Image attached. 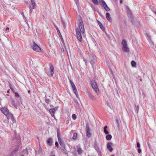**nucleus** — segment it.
<instances>
[{
    "label": "nucleus",
    "mask_w": 156,
    "mask_h": 156,
    "mask_svg": "<svg viewBox=\"0 0 156 156\" xmlns=\"http://www.w3.org/2000/svg\"><path fill=\"white\" fill-rule=\"evenodd\" d=\"M79 17L77 20L78 27L76 28V31L77 38L81 42L83 40L81 33L83 34L84 33L85 30L82 18L80 16H79Z\"/></svg>",
    "instance_id": "f257e3e1"
},
{
    "label": "nucleus",
    "mask_w": 156,
    "mask_h": 156,
    "mask_svg": "<svg viewBox=\"0 0 156 156\" xmlns=\"http://www.w3.org/2000/svg\"><path fill=\"white\" fill-rule=\"evenodd\" d=\"M90 84L92 88L96 92V93L98 94H99V89L98 88L96 82L94 80H92L90 81Z\"/></svg>",
    "instance_id": "f03ea898"
},
{
    "label": "nucleus",
    "mask_w": 156,
    "mask_h": 156,
    "mask_svg": "<svg viewBox=\"0 0 156 156\" xmlns=\"http://www.w3.org/2000/svg\"><path fill=\"white\" fill-rule=\"evenodd\" d=\"M86 134L87 137L90 138L91 136V133H90V129L88 123H86L85 128Z\"/></svg>",
    "instance_id": "7ed1b4c3"
},
{
    "label": "nucleus",
    "mask_w": 156,
    "mask_h": 156,
    "mask_svg": "<svg viewBox=\"0 0 156 156\" xmlns=\"http://www.w3.org/2000/svg\"><path fill=\"white\" fill-rule=\"evenodd\" d=\"M96 57L94 55L92 54L90 55L89 58V61L90 63L92 65V67L94 68V65L95 64V62L96 60Z\"/></svg>",
    "instance_id": "20e7f679"
},
{
    "label": "nucleus",
    "mask_w": 156,
    "mask_h": 156,
    "mask_svg": "<svg viewBox=\"0 0 156 156\" xmlns=\"http://www.w3.org/2000/svg\"><path fill=\"white\" fill-rule=\"evenodd\" d=\"M33 45L32 48L34 50L40 52L41 51V48L34 42H33Z\"/></svg>",
    "instance_id": "39448f33"
},
{
    "label": "nucleus",
    "mask_w": 156,
    "mask_h": 156,
    "mask_svg": "<svg viewBox=\"0 0 156 156\" xmlns=\"http://www.w3.org/2000/svg\"><path fill=\"white\" fill-rule=\"evenodd\" d=\"M0 110L5 115H7L8 114L9 111L6 108L2 107L1 108Z\"/></svg>",
    "instance_id": "423d86ee"
},
{
    "label": "nucleus",
    "mask_w": 156,
    "mask_h": 156,
    "mask_svg": "<svg viewBox=\"0 0 156 156\" xmlns=\"http://www.w3.org/2000/svg\"><path fill=\"white\" fill-rule=\"evenodd\" d=\"M31 3V5H30V12L31 13L32 10L34 9L35 3L34 0H30Z\"/></svg>",
    "instance_id": "0eeeda50"
},
{
    "label": "nucleus",
    "mask_w": 156,
    "mask_h": 156,
    "mask_svg": "<svg viewBox=\"0 0 156 156\" xmlns=\"http://www.w3.org/2000/svg\"><path fill=\"white\" fill-rule=\"evenodd\" d=\"M50 73L48 74L50 76H52L54 72V69L53 66L52 64H51L50 65Z\"/></svg>",
    "instance_id": "6e6552de"
},
{
    "label": "nucleus",
    "mask_w": 156,
    "mask_h": 156,
    "mask_svg": "<svg viewBox=\"0 0 156 156\" xmlns=\"http://www.w3.org/2000/svg\"><path fill=\"white\" fill-rule=\"evenodd\" d=\"M55 27L56 29V30H57V32L58 34V35L61 38V41H62V43H64V41L63 39L62 38V36L61 35V34L60 32V31L58 29L57 27L55 25Z\"/></svg>",
    "instance_id": "1a4fd4ad"
},
{
    "label": "nucleus",
    "mask_w": 156,
    "mask_h": 156,
    "mask_svg": "<svg viewBox=\"0 0 156 156\" xmlns=\"http://www.w3.org/2000/svg\"><path fill=\"white\" fill-rule=\"evenodd\" d=\"M112 144H113L111 142L108 143L107 144V147L110 152H112L113 151V149L112 147Z\"/></svg>",
    "instance_id": "9d476101"
},
{
    "label": "nucleus",
    "mask_w": 156,
    "mask_h": 156,
    "mask_svg": "<svg viewBox=\"0 0 156 156\" xmlns=\"http://www.w3.org/2000/svg\"><path fill=\"white\" fill-rule=\"evenodd\" d=\"M87 94L89 98L93 100H95L96 98L89 92H87Z\"/></svg>",
    "instance_id": "9b49d317"
},
{
    "label": "nucleus",
    "mask_w": 156,
    "mask_h": 156,
    "mask_svg": "<svg viewBox=\"0 0 156 156\" xmlns=\"http://www.w3.org/2000/svg\"><path fill=\"white\" fill-rule=\"evenodd\" d=\"M106 17L107 20L109 22H111L112 21V19L111 18L110 15L108 12H107L106 14Z\"/></svg>",
    "instance_id": "f8f14e48"
},
{
    "label": "nucleus",
    "mask_w": 156,
    "mask_h": 156,
    "mask_svg": "<svg viewBox=\"0 0 156 156\" xmlns=\"http://www.w3.org/2000/svg\"><path fill=\"white\" fill-rule=\"evenodd\" d=\"M122 50L124 51L125 52H128L129 51V48L127 46H123Z\"/></svg>",
    "instance_id": "ddd939ff"
},
{
    "label": "nucleus",
    "mask_w": 156,
    "mask_h": 156,
    "mask_svg": "<svg viewBox=\"0 0 156 156\" xmlns=\"http://www.w3.org/2000/svg\"><path fill=\"white\" fill-rule=\"evenodd\" d=\"M94 147L95 150L100 148L96 140H95L94 142Z\"/></svg>",
    "instance_id": "4468645a"
},
{
    "label": "nucleus",
    "mask_w": 156,
    "mask_h": 156,
    "mask_svg": "<svg viewBox=\"0 0 156 156\" xmlns=\"http://www.w3.org/2000/svg\"><path fill=\"white\" fill-rule=\"evenodd\" d=\"M44 152V151L42 149L41 147H40L39 149L37 151V153L41 155H43Z\"/></svg>",
    "instance_id": "2eb2a0df"
},
{
    "label": "nucleus",
    "mask_w": 156,
    "mask_h": 156,
    "mask_svg": "<svg viewBox=\"0 0 156 156\" xmlns=\"http://www.w3.org/2000/svg\"><path fill=\"white\" fill-rule=\"evenodd\" d=\"M58 139L59 144L62 147L65 146L64 142L61 140L60 138H58Z\"/></svg>",
    "instance_id": "dca6fc26"
},
{
    "label": "nucleus",
    "mask_w": 156,
    "mask_h": 156,
    "mask_svg": "<svg viewBox=\"0 0 156 156\" xmlns=\"http://www.w3.org/2000/svg\"><path fill=\"white\" fill-rule=\"evenodd\" d=\"M52 139L51 138H48L47 140V144L50 146H51L52 145Z\"/></svg>",
    "instance_id": "f3484780"
},
{
    "label": "nucleus",
    "mask_w": 156,
    "mask_h": 156,
    "mask_svg": "<svg viewBox=\"0 0 156 156\" xmlns=\"http://www.w3.org/2000/svg\"><path fill=\"white\" fill-rule=\"evenodd\" d=\"M22 154V155H28V151L27 149L26 148L23 150Z\"/></svg>",
    "instance_id": "a211bd4d"
},
{
    "label": "nucleus",
    "mask_w": 156,
    "mask_h": 156,
    "mask_svg": "<svg viewBox=\"0 0 156 156\" xmlns=\"http://www.w3.org/2000/svg\"><path fill=\"white\" fill-rule=\"evenodd\" d=\"M99 1L100 5L103 7H104L106 5L105 2L103 0H99Z\"/></svg>",
    "instance_id": "6ab92c4d"
},
{
    "label": "nucleus",
    "mask_w": 156,
    "mask_h": 156,
    "mask_svg": "<svg viewBox=\"0 0 156 156\" xmlns=\"http://www.w3.org/2000/svg\"><path fill=\"white\" fill-rule=\"evenodd\" d=\"M11 104L14 107L16 108V105L15 104V101L13 99L11 98Z\"/></svg>",
    "instance_id": "aec40b11"
},
{
    "label": "nucleus",
    "mask_w": 156,
    "mask_h": 156,
    "mask_svg": "<svg viewBox=\"0 0 156 156\" xmlns=\"http://www.w3.org/2000/svg\"><path fill=\"white\" fill-rule=\"evenodd\" d=\"M77 152L79 155H81L83 153V151L81 148L79 147L77 148Z\"/></svg>",
    "instance_id": "412c9836"
},
{
    "label": "nucleus",
    "mask_w": 156,
    "mask_h": 156,
    "mask_svg": "<svg viewBox=\"0 0 156 156\" xmlns=\"http://www.w3.org/2000/svg\"><path fill=\"white\" fill-rule=\"evenodd\" d=\"M6 116L8 119H11L13 117V115L12 114L9 113V112L8 114Z\"/></svg>",
    "instance_id": "4be33fe9"
},
{
    "label": "nucleus",
    "mask_w": 156,
    "mask_h": 156,
    "mask_svg": "<svg viewBox=\"0 0 156 156\" xmlns=\"http://www.w3.org/2000/svg\"><path fill=\"white\" fill-rule=\"evenodd\" d=\"M122 44L123 46H127V43L125 39H123L122 42Z\"/></svg>",
    "instance_id": "5701e85b"
},
{
    "label": "nucleus",
    "mask_w": 156,
    "mask_h": 156,
    "mask_svg": "<svg viewBox=\"0 0 156 156\" xmlns=\"http://www.w3.org/2000/svg\"><path fill=\"white\" fill-rule=\"evenodd\" d=\"M62 147V148H60V149L61 150V151L65 153L66 154H67V153L66 151H65V150H66L65 146H63Z\"/></svg>",
    "instance_id": "b1692460"
},
{
    "label": "nucleus",
    "mask_w": 156,
    "mask_h": 156,
    "mask_svg": "<svg viewBox=\"0 0 156 156\" xmlns=\"http://www.w3.org/2000/svg\"><path fill=\"white\" fill-rule=\"evenodd\" d=\"M49 112L52 116H55L54 114L55 112L52 109H51L49 110Z\"/></svg>",
    "instance_id": "393cba45"
},
{
    "label": "nucleus",
    "mask_w": 156,
    "mask_h": 156,
    "mask_svg": "<svg viewBox=\"0 0 156 156\" xmlns=\"http://www.w3.org/2000/svg\"><path fill=\"white\" fill-rule=\"evenodd\" d=\"M97 152L99 156H102L101 155V152L100 150V148L95 150Z\"/></svg>",
    "instance_id": "a878e982"
},
{
    "label": "nucleus",
    "mask_w": 156,
    "mask_h": 156,
    "mask_svg": "<svg viewBox=\"0 0 156 156\" xmlns=\"http://www.w3.org/2000/svg\"><path fill=\"white\" fill-rule=\"evenodd\" d=\"M106 138L107 140H109L111 139L112 136L108 134L106 136Z\"/></svg>",
    "instance_id": "bb28decb"
},
{
    "label": "nucleus",
    "mask_w": 156,
    "mask_h": 156,
    "mask_svg": "<svg viewBox=\"0 0 156 156\" xmlns=\"http://www.w3.org/2000/svg\"><path fill=\"white\" fill-rule=\"evenodd\" d=\"M103 8L106 11H109L110 10V8L107 6V4L106 5L104 6V7H103Z\"/></svg>",
    "instance_id": "cd10ccee"
},
{
    "label": "nucleus",
    "mask_w": 156,
    "mask_h": 156,
    "mask_svg": "<svg viewBox=\"0 0 156 156\" xmlns=\"http://www.w3.org/2000/svg\"><path fill=\"white\" fill-rule=\"evenodd\" d=\"M57 136L58 139V138H60V135H59V134L60 133V129H59L58 128V129L57 130Z\"/></svg>",
    "instance_id": "c85d7f7f"
},
{
    "label": "nucleus",
    "mask_w": 156,
    "mask_h": 156,
    "mask_svg": "<svg viewBox=\"0 0 156 156\" xmlns=\"http://www.w3.org/2000/svg\"><path fill=\"white\" fill-rule=\"evenodd\" d=\"M77 134L76 133H74L72 137V139L74 140H76L77 138Z\"/></svg>",
    "instance_id": "c756f323"
},
{
    "label": "nucleus",
    "mask_w": 156,
    "mask_h": 156,
    "mask_svg": "<svg viewBox=\"0 0 156 156\" xmlns=\"http://www.w3.org/2000/svg\"><path fill=\"white\" fill-rule=\"evenodd\" d=\"M148 36L149 39H150V44L151 45V46L153 48V47L154 46V43L152 41H151V39H150V36L149 35H148Z\"/></svg>",
    "instance_id": "7c9ffc66"
},
{
    "label": "nucleus",
    "mask_w": 156,
    "mask_h": 156,
    "mask_svg": "<svg viewBox=\"0 0 156 156\" xmlns=\"http://www.w3.org/2000/svg\"><path fill=\"white\" fill-rule=\"evenodd\" d=\"M131 64L133 67H135L136 66V63L134 61H132L131 62Z\"/></svg>",
    "instance_id": "2f4dec72"
},
{
    "label": "nucleus",
    "mask_w": 156,
    "mask_h": 156,
    "mask_svg": "<svg viewBox=\"0 0 156 156\" xmlns=\"http://www.w3.org/2000/svg\"><path fill=\"white\" fill-rule=\"evenodd\" d=\"M61 22H62V24H63V27H64V28H66V23H65L64 21L63 20V19H62V18H61Z\"/></svg>",
    "instance_id": "473e14b6"
},
{
    "label": "nucleus",
    "mask_w": 156,
    "mask_h": 156,
    "mask_svg": "<svg viewBox=\"0 0 156 156\" xmlns=\"http://www.w3.org/2000/svg\"><path fill=\"white\" fill-rule=\"evenodd\" d=\"M135 110L136 111V113H138V111H139V106L138 105H135Z\"/></svg>",
    "instance_id": "72a5a7b5"
},
{
    "label": "nucleus",
    "mask_w": 156,
    "mask_h": 156,
    "mask_svg": "<svg viewBox=\"0 0 156 156\" xmlns=\"http://www.w3.org/2000/svg\"><path fill=\"white\" fill-rule=\"evenodd\" d=\"M116 120V124H117V126L118 127V128L119 129V122L117 119H116L115 120Z\"/></svg>",
    "instance_id": "f704fd0d"
},
{
    "label": "nucleus",
    "mask_w": 156,
    "mask_h": 156,
    "mask_svg": "<svg viewBox=\"0 0 156 156\" xmlns=\"http://www.w3.org/2000/svg\"><path fill=\"white\" fill-rule=\"evenodd\" d=\"M95 4L97 5L98 4V2L97 0H91Z\"/></svg>",
    "instance_id": "c9c22d12"
},
{
    "label": "nucleus",
    "mask_w": 156,
    "mask_h": 156,
    "mask_svg": "<svg viewBox=\"0 0 156 156\" xmlns=\"http://www.w3.org/2000/svg\"><path fill=\"white\" fill-rule=\"evenodd\" d=\"M74 93H77V89L75 86L72 87Z\"/></svg>",
    "instance_id": "e433bc0d"
},
{
    "label": "nucleus",
    "mask_w": 156,
    "mask_h": 156,
    "mask_svg": "<svg viewBox=\"0 0 156 156\" xmlns=\"http://www.w3.org/2000/svg\"><path fill=\"white\" fill-rule=\"evenodd\" d=\"M70 118L69 117H67L66 118V123L67 124H68L69 122Z\"/></svg>",
    "instance_id": "4c0bfd02"
},
{
    "label": "nucleus",
    "mask_w": 156,
    "mask_h": 156,
    "mask_svg": "<svg viewBox=\"0 0 156 156\" xmlns=\"http://www.w3.org/2000/svg\"><path fill=\"white\" fill-rule=\"evenodd\" d=\"M99 27L102 30H103V31H105V28L104 27H103L102 24H101V25L99 26Z\"/></svg>",
    "instance_id": "58836bf2"
},
{
    "label": "nucleus",
    "mask_w": 156,
    "mask_h": 156,
    "mask_svg": "<svg viewBox=\"0 0 156 156\" xmlns=\"http://www.w3.org/2000/svg\"><path fill=\"white\" fill-rule=\"evenodd\" d=\"M72 118L74 120H75L76 118V116L75 114H73L72 115Z\"/></svg>",
    "instance_id": "ea45409f"
},
{
    "label": "nucleus",
    "mask_w": 156,
    "mask_h": 156,
    "mask_svg": "<svg viewBox=\"0 0 156 156\" xmlns=\"http://www.w3.org/2000/svg\"><path fill=\"white\" fill-rule=\"evenodd\" d=\"M15 96L17 98H19L20 95L17 92H14Z\"/></svg>",
    "instance_id": "a19ab883"
},
{
    "label": "nucleus",
    "mask_w": 156,
    "mask_h": 156,
    "mask_svg": "<svg viewBox=\"0 0 156 156\" xmlns=\"http://www.w3.org/2000/svg\"><path fill=\"white\" fill-rule=\"evenodd\" d=\"M45 101L46 103L47 104H48L49 103L50 101L49 99L48 98H46L45 99Z\"/></svg>",
    "instance_id": "79ce46f5"
},
{
    "label": "nucleus",
    "mask_w": 156,
    "mask_h": 156,
    "mask_svg": "<svg viewBox=\"0 0 156 156\" xmlns=\"http://www.w3.org/2000/svg\"><path fill=\"white\" fill-rule=\"evenodd\" d=\"M104 132L106 134H108L109 133L108 132L106 129H104Z\"/></svg>",
    "instance_id": "37998d69"
},
{
    "label": "nucleus",
    "mask_w": 156,
    "mask_h": 156,
    "mask_svg": "<svg viewBox=\"0 0 156 156\" xmlns=\"http://www.w3.org/2000/svg\"><path fill=\"white\" fill-rule=\"evenodd\" d=\"M19 148V147L18 146H17V147L13 151V152H16L18 150Z\"/></svg>",
    "instance_id": "c03bdc74"
},
{
    "label": "nucleus",
    "mask_w": 156,
    "mask_h": 156,
    "mask_svg": "<svg viewBox=\"0 0 156 156\" xmlns=\"http://www.w3.org/2000/svg\"><path fill=\"white\" fill-rule=\"evenodd\" d=\"M75 1V2H76V5H77V6H78L79 4V2H78V0H74Z\"/></svg>",
    "instance_id": "a18cd8bd"
},
{
    "label": "nucleus",
    "mask_w": 156,
    "mask_h": 156,
    "mask_svg": "<svg viewBox=\"0 0 156 156\" xmlns=\"http://www.w3.org/2000/svg\"><path fill=\"white\" fill-rule=\"evenodd\" d=\"M11 119L13 123H15L16 122V120H15L14 117H13Z\"/></svg>",
    "instance_id": "49530a36"
},
{
    "label": "nucleus",
    "mask_w": 156,
    "mask_h": 156,
    "mask_svg": "<svg viewBox=\"0 0 156 156\" xmlns=\"http://www.w3.org/2000/svg\"><path fill=\"white\" fill-rule=\"evenodd\" d=\"M137 147L138 148H140V144L139 142L137 143Z\"/></svg>",
    "instance_id": "de8ad7c7"
},
{
    "label": "nucleus",
    "mask_w": 156,
    "mask_h": 156,
    "mask_svg": "<svg viewBox=\"0 0 156 156\" xmlns=\"http://www.w3.org/2000/svg\"><path fill=\"white\" fill-rule=\"evenodd\" d=\"M58 108V107H56L55 108H54L53 109H53V110H54V111L55 112L57 110Z\"/></svg>",
    "instance_id": "09e8293b"
},
{
    "label": "nucleus",
    "mask_w": 156,
    "mask_h": 156,
    "mask_svg": "<svg viewBox=\"0 0 156 156\" xmlns=\"http://www.w3.org/2000/svg\"><path fill=\"white\" fill-rule=\"evenodd\" d=\"M55 146L56 147H58V142L57 141H56L55 142Z\"/></svg>",
    "instance_id": "8fccbe9b"
},
{
    "label": "nucleus",
    "mask_w": 156,
    "mask_h": 156,
    "mask_svg": "<svg viewBox=\"0 0 156 156\" xmlns=\"http://www.w3.org/2000/svg\"><path fill=\"white\" fill-rule=\"evenodd\" d=\"M13 151L10 154V156H13L14 154H15L16 152H13Z\"/></svg>",
    "instance_id": "3c124183"
},
{
    "label": "nucleus",
    "mask_w": 156,
    "mask_h": 156,
    "mask_svg": "<svg viewBox=\"0 0 156 156\" xmlns=\"http://www.w3.org/2000/svg\"><path fill=\"white\" fill-rule=\"evenodd\" d=\"M98 23L99 26L101 25L102 23L99 21L98 20Z\"/></svg>",
    "instance_id": "603ef678"
},
{
    "label": "nucleus",
    "mask_w": 156,
    "mask_h": 156,
    "mask_svg": "<svg viewBox=\"0 0 156 156\" xmlns=\"http://www.w3.org/2000/svg\"><path fill=\"white\" fill-rule=\"evenodd\" d=\"M137 151L139 153H140L141 152V149L139 148H138V149L137 150Z\"/></svg>",
    "instance_id": "864d4df0"
},
{
    "label": "nucleus",
    "mask_w": 156,
    "mask_h": 156,
    "mask_svg": "<svg viewBox=\"0 0 156 156\" xmlns=\"http://www.w3.org/2000/svg\"><path fill=\"white\" fill-rule=\"evenodd\" d=\"M74 101L76 105H78L79 104V103L77 100H74Z\"/></svg>",
    "instance_id": "5fc2aeb1"
},
{
    "label": "nucleus",
    "mask_w": 156,
    "mask_h": 156,
    "mask_svg": "<svg viewBox=\"0 0 156 156\" xmlns=\"http://www.w3.org/2000/svg\"><path fill=\"white\" fill-rule=\"evenodd\" d=\"M98 13L99 14V15L101 16V17H102V18H104V16L101 15V13L99 12H98Z\"/></svg>",
    "instance_id": "6e6d98bb"
},
{
    "label": "nucleus",
    "mask_w": 156,
    "mask_h": 156,
    "mask_svg": "<svg viewBox=\"0 0 156 156\" xmlns=\"http://www.w3.org/2000/svg\"><path fill=\"white\" fill-rule=\"evenodd\" d=\"M74 93L76 94V97L78 98V92H77V93Z\"/></svg>",
    "instance_id": "4d7b16f0"
},
{
    "label": "nucleus",
    "mask_w": 156,
    "mask_h": 156,
    "mask_svg": "<svg viewBox=\"0 0 156 156\" xmlns=\"http://www.w3.org/2000/svg\"><path fill=\"white\" fill-rule=\"evenodd\" d=\"M74 93L76 94V97L78 98V92H77V93Z\"/></svg>",
    "instance_id": "13d9d810"
},
{
    "label": "nucleus",
    "mask_w": 156,
    "mask_h": 156,
    "mask_svg": "<svg viewBox=\"0 0 156 156\" xmlns=\"http://www.w3.org/2000/svg\"><path fill=\"white\" fill-rule=\"evenodd\" d=\"M69 82H70V83L71 84L72 83H73L72 80H71L69 78Z\"/></svg>",
    "instance_id": "bf43d9fd"
},
{
    "label": "nucleus",
    "mask_w": 156,
    "mask_h": 156,
    "mask_svg": "<svg viewBox=\"0 0 156 156\" xmlns=\"http://www.w3.org/2000/svg\"><path fill=\"white\" fill-rule=\"evenodd\" d=\"M71 86H72V87H73L75 86L74 83H72L71 84Z\"/></svg>",
    "instance_id": "052dcab7"
},
{
    "label": "nucleus",
    "mask_w": 156,
    "mask_h": 156,
    "mask_svg": "<svg viewBox=\"0 0 156 156\" xmlns=\"http://www.w3.org/2000/svg\"><path fill=\"white\" fill-rule=\"evenodd\" d=\"M107 128V126H105L104 127V129H106Z\"/></svg>",
    "instance_id": "680f3d73"
},
{
    "label": "nucleus",
    "mask_w": 156,
    "mask_h": 156,
    "mask_svg": "<svg viewBox=\"0 0 156 156\" xmlns=\"http://www.w3.org/2000/svg\"><path fill=\"white\" fill-rule=\"evenodd\" d=\"M10 88L11 89V90L14 93L15 92L13 91V89L12 88H11L10 87Z\"/></svg>",
    "instance_id": "e2e57ef3"
},
{
    "label": "nucleus",
    "mask_w": 156,
    "mask_h": 156,
    "mask_svg": "<svg viewBox=\"0 0 156 156\" xmlns=\"http://www.w3.org/2000/svg\"><path fill=\"white\" fill-rule=\"evenodd\" d=\"M9 30V28L8 27H7L6 28V29H5V31H7V30Z\"/></svg>",
    "instance_id": "0e129e2a"
},
{
    "label": "nucleus",
    "mask_w": 156,
    "mask_h": 156,
    "mask_svg": "<svg viewBox=\"0 0 156 156\" xmlns=\"http://www.w3.org/2000/svg\"><path fill=\"white\" fill-rule=\"evenodd\" d=\"M122 0H120L119 2H120V3H122Z\"/></svg>",
    "instance_id": "69168bd1"
},
{
    "label": "nucleus",
    "mask_w": 156,
    "mask_h": 156,
    "mask_svg": "<svg viewBox=\"0 0 156 156\" xmlns=\"http://www.w3.org/2000/svg\"><path fill=\"white\" fill-rule=\"evenodd\" d=\"M152 11H153V12H154V13H155V14L156 15V12H155V11H154V10H152Z\"/></svg>",
    "instance_id": "338daca9"
},
{
    "label": "nucleus",
    "mask_w": 156,
    "mask_h": 156,
    "mask_svg": "<svg viewBox=\"0 0 156 156\" xmlns=\"http://www.w3.org/2000/svg\"><path fill=\"white\" fill-rule=\"evenodd\" d=\"M25 3L27 5L28 4V2H25Z\"/></svg>",
    "instance_id": "774afa93"
}]
</instances>
